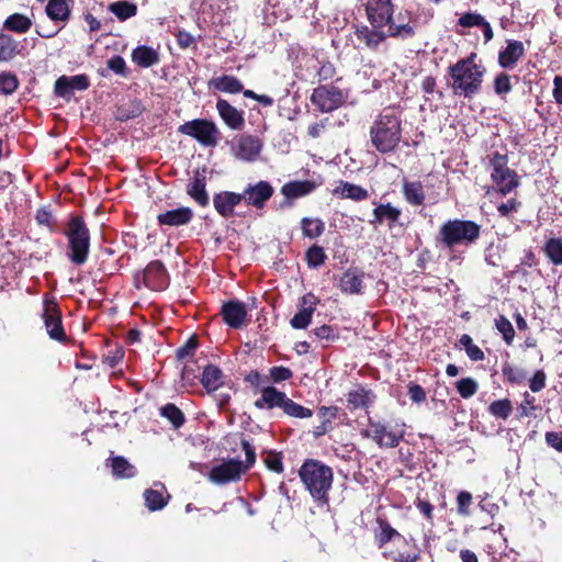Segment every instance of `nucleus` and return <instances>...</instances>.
I'll list each match as a JSON object with an SVG mask.
<instances>
[{"mask_svg": "<svg viewBox=\"0 0 562 562\" xmlns=\"http://www.w3.org/2000/svg\"><path fill=\"white\" fill-rule=\"evenodd\" d=\"M193 218V211L190 207L182 206L179 209L166 211L157 216L159 225L181 226L186 225Z\"/></svg>", "mask_w": 562, "mask_h": 562, "instance_id": "a878e982", "label": "nucleus"}, {"mask_svg": "<svg viewBox=\"0 0 562 562\" xmlns=\"http://www.w3.org/2000/svg\"><path fill=\"white\" fill-rule=\"evenodd\" d=\"M481 232V225L474 221L448 220L438 231L436 246L450 251L458 247H470L479 240Z\"/></svg>", "mask_w": 562, "mask_h": 562, "instance_id": "39448f33", "label": "nucleus"}, {"mask_svg": "<svg viewBox=\"0 0 562 562\" xmlns=\"http://www.w3.org/2000/svg\"><path fill=\"white\" fill-rule=\"evenodd\" d=\"M494 90L496 94H506L512 90L509 76L501 72L494 79Z\"/></svg>", "mask_w": 562, "mask_h": 562, "instance_id": "603ef678", "label": "nucleus"}, {"mask_svg": "<svg viewBox=\"0 0 562 562\" xmlns=\"http://www.w3.org/2000/svg\"><path fill=\"white\" fill-rule=\"evenodd\" d=\"M380 533L378 536V543L383 548L386 543L392 542L393 546H404L408 549L405 552H400L398 549H385L383 555L394 562H416L419 560V550L415 543L408 541L400 532H397L385 520H379Z\"/></svg>", "mask_w": 562, "mask_h": 562, "instance_id": "0eeeda50", "label": "nucleus"}, {"mask_svg": "<svg viewBox=\"0 0 562 562\" xmlns=\"http://www.w3.org/2000/svg\"><path fill=\"white\" fill-rule=\"evenodd\" d=\"M485 72L481 59L471 53L448 67V85L456 97L471 100L481 92Z\"/></svg>", "mask_w": 562, "mask_h": 562, "instance_id": "f257e3e1", "label": "nucleus"}, {"mask_svg": "<svg viewBox=\"0 0 562 562\" xmlns=\"http://www.w3.org/2000/svg\"><path fill=\"white\" fill-rule=\"evenodd\" d=\"M196 347H198V341L195 338L192 337V338L188 339L183 346L178 348L177 358L179 360H184L188 357H192Z\"/></svg>", "mask_w": 562, "mask_h": 562, "instance_id": "13d9d810", "label": "nucleus"}, {"mask_svg": "<svg viewBox=\"0 0 562 562\" xmlns=\"http://www.w3.org/2000/svg\"><path fill=\"white\" fill-rule=\"evenodd\" d=\"M392 0H367L366 13L370 25L356 29L357 38L370 49H376L385 42L383 33L394 13Z\"/></svg>", "mask_w": 562, "mask_h": 562, "instance_id": "f03ea898", "label": "nucleus"}, {"mask_svg": "<svg viewBox=\"0 0 562 562\" xmlns=\"http://www.w3.org/2000/svg\"><path fill=\"white\" fill-rule=\"evenodd\" d=\"M373 204L375 207L373 209V218L370 221V224L382 225L386 223L389 228H393L402 215V210L393 206L391 203L373 202Z\"/></svg>", "mask_w": 562, "mask_h": 562, "instance_id": "412c9836", "label": "nucleus"}, {"mask_svg": "<svg viewBox=\"0 0 562 562\" xmlns=\"http://www.w3.org/2000/svg\"><path fill=\"white\" fill-rule=\"evenodd\" d=\"M363 272L356 269H349L340 277L339 288L344 293L347 294H361L363 288Z\"/></svg>", "mask_w": 562, "mask_h": 562, "instance_id": "cd10ccee", "label": "nucleus"}, {"mask_svg": "<svg viewBox=\"0 0 562 562\" xmlns=\"http://www.w3.org/2000/svg\"><path fill=\"white\" fill-rule=\"evenodd\" d=\"M22 46L12 35L0 31V63H9L21 54Z\"/></svg>", "mask_w": 562, "mask_h": 562, "instance_id": "c756f323", "label": "nucleus"}, {"mask_svg": "<svg viewBox=\"0 0 562 562\" xmlns=\"http://www.w3.org/2000/svg\"><path fill=\"white\" fill-rule=\"evenodd\" d=\"M485 21V18L476 12H467L462 14L458 20V25L470 29V27H481L483 22Z\"/></svg>", "mask_w": 562, "mask_h": 562, "instance_id": "3c124183", "label": "nucleus"}, {"mask_svg": "<svg viewBox=\"0 0 562 562\" xmlns=\"http://www.w3.org/2000/svg\"><path fill=\"white\" fill-rule=\"evenodd\" d=\"M243 202L241 193L222 191L213 196V205L216 212L224 218L235 215V207Z\"/></svg>", "mask_w": 562, "mask_h": 562, "instance_id": "6ab92c4d", "label": "nucleus"}, {"mask_svg": "<svg viewBox=\"0 0 562 562\" xmlns=\"http://www.w3.org/2000/svg\"><path fill=\"white\" fill-rule=\"evenodd\" d=\"M106 65L108 68L114 71L115 74L121 75L123 77L126 76V63L122 56L114 55L108 60Z\"/></svg>", "mask_w": 562, "mask_h": 562, "instance_id": "6e6d98bb", "label": "nucleus"}, {"mask_svg": "<svg viewBox=\"0 0 562 562\" xmlns=\"http://www.w3.org/2000/svg\"><path fill=\"white\" fill-rule=\"evenodd\" d=\"M488 413L501 419H507L513 412V404L508 398L497 400L488 405Z\"/></svg>", "mask_w": 562, "mask_h": 562, "instance_id": "a18cd8bd", "label": "nucleus"}, {"mask_svg": "<svg viewBox=\"0 0 562 562\" xmlns=\"http://www.w3.org/2000/svg\"><path fill=\"white\" fill-rule=\"evenodd\" d=\"M35 220L38 225L52 227L53 214L48 206H42L36 211Z\"/></svg>", "mask_w": 562, "mask_h": 562, "instance_id": "e2e57ef3", "label": "nucleus"}, {"mask_svg": "<svg viewBox=\"0 0 562 562\" xmlns=\"http://www.w3.org/2000/svg\"><path fill=\"white\" fill-rule=\"evenodd\" d=\"M109 10L120 21H125L136 15L137 5L128 1H116L110 4Z\"/></svg>", "mask_w": 562, "mask_h": 562, "instance_id": "ea45409f", "label": "nucleus"}, {"mask_svg": "<svg viewBox=\"0 0 562 562\" xmlns=\"http://www.w3.org/2000/svg\"><path fill=\"white\" fill-rule=\"evenodd\" d=\"M458 393L463 398L473 396L479 389L477 382L472 378H462L456 384Z\"/></svg>", "mask_w": 562, "mask_h": 562, "instance_id": "8fccbe9b", "label": "nucleus"}, {"mask_svg": "<svg viewBox=\"0 0 562 562\" xmlns=\"http://www.w3.org/2000/svg\"><path fill=\"white\" fill-rule=\"evenodd\" d=\"M216 110L221 119L229 128L239 131L244 127L245 119L243 112L238 111L228 101L218 99L216 103Z\"/></svg>", "mask_w": 562, "mask_h": 562, "instance_id": "5701e85b", "label": "nucleus"}, {"mask_svg": "<svg viewBox=\"0 0 562 562\" xmlns=\"http://www.w3.org/2000/svg\"><path fill=\"white\" fill-rule=\"evenodd\" d=\"M112 473L117 479H131L136 475V468L124 457H114L108 460Z\"/></svg>", "mask_w": 562, "mask_h": 562, "instance_id": "c9c22d12", "label": "nucleus"}, {"mask_svg": "<svg viewBox=\"0 0 562 562\" xmlns=\"http://www.w3.org/2000/svg\"><path fill=\"white\" fill-rule=\"evenodd\" d=\"M316 189V183L310 180L290 181L282 186L281 193L284 195L285 201L281 206H292V200L308 195Z\"/></svg>", "mask_w": 562, "mask_h": 562, "instance_id": "aec40b11", "label": "nucleus"}, {"mask_svg": "<svg viewBox=\"0 0 562 562\" xmlns=\"http://www.w3.org/2000/svg\"><path fill=\"white\" fill-rule=\"evenodd\" d=\"M546 442L558 452H562V431H548L546 434Z\"/></svg>", "mask_w": 562, "mask_h": 562, "instance_id": "0e129e2a", "label": "nucleus"}, {"mask_svg": "<svg viewBox=\"0 0 562 562\" xmlns=\"http://www.w3.org/2000/svg\"><path fill=\"white\" fill-rule=\"evenodd\" d=\"M90 250V233L82 217L72 215V263L87 261Z\"/></svg>", "mask_w": 562, "mask_h": 562, "instance_id": "f8f14e48", "label": "nucleus"}, {"mask_svg": "<svg viewBox=\"0 0 562 562\" xmlns=\"http://www.w3.org/2000/svg\"><path fill=\"white\" fill-rule=\"evenodd\" d=\"M46 14L53 21H65L70 10L66 0H49L46 5Z\"/></svg>", "mask_w": 562, "mask_h": 562, "instance_id": "4c0bfd02", "label": "nucleus"}, {"mask_svg": "<svg viewBox=\"0 0 562 562\" xmlns=\"http://www.w3.org/2000/svg\"><path fill=\"white\" fill-rule=\"evenodd\" d=\"M20 81L18 76L12 71L0 72V94L11 95L19 88Z\"/></svg>", "mask_w": 562, "mask_h": 562, "instance_id": "37998d69", "label": "nucleus"}, {"mask_svg": "<svg viewBox=\"0 0 562 562\" xmlns=\"http://www.w3.org/2000/svg\"><path fill=\"white\" fill-rule=\"evenodd\" d=\"M520 203L516 199H509L497 206L501 216L507 217L510 213L516 212Z\"/></svg>", "mask_w": 562, "mask_h": 562, "instance_id": "69168bd1", "label": "nucleus"}, {"mask_svg": "<svg viewBox=\"0 0 562 562\" xmlns=\"http://www.w3.org/2000/svg\"><path fill=\"white\" fill-rule=\"evenodd\" d=\"M402 193L405 201L412 206L423 205L426 199L424 186L420 181L404 180Z\"/></svg>", "mask_w": 562, "mask_h": 562, "instance_id": "7c9ffc66", "label": "nucleus"}, {"mask_svg": "<svg viewBox=\"0 0 562 562\" xmlns=\"http://www.w3.org/2000/svg\"><path fill=\"white\" fill-rule=\"evenodd\" d=\"M209 86L213 87L215 90L226 92V93H239L243 91V83L235 76L223 75L220 77L212 78L209 81Z\"/></svg>", "mask_w": 562, "mask_h": 562, "instance_id": "473e14b6", "label": "nucleus"}, {"mask_svg": "<svg viewBox=\"0 0 562 562\" xmlns=\"http://www.w3.org/2000/svg\"><path fill=\"white\" fill-rule=\"evenodd\" d=\"M408 395L414 403H422L426 400V392L419 384L408 385Z\"/></svg>", "mask_w": 562, "mask_h": 562, "instance_id": "338daca9", "label": "nucleus"}, {"mask_svg": "<svg viewBox=\"0 0 562 562\" xmlns=\"http://www.w3.org/2000/svg\"><path fill=\"white\" fill-rule=\"evenodd\" d=\"M371 392L362 387L350 391L347 396L348 406L351 409L367 407L371 403Z\"/></svg>", "mask_w": 562, "mask_h": 562, "instance_id": "58836bf2", "label": "nucleus"}, {"mask_svg": "<svg viewBox=\"0 0 562 562\" xmlns=\"http://www.w3.org/2000/svg\"><path fill=\"white\" fill-rule=\"evenodd\" d=\"M311 101L322 112H331L344 103L345 97L337 87L321 86L313 91Z\"/></svg>", "mask_w": 562, "mask_h": 562, "instance_id": "4468645a", "label": "nucleus"}, {"mask_svg": "<svg viewBox=\"0 0 562 562\" xmlns=\"http://www.w3.org/2000/svg\"><path fill=\"white\" fill-rule=\"evenodd\" d=\"M247 472V467L238 459H224L220 464L214 465L207 474L209 480L216 485H225L237 482Z\"/></svg>", "mask_w": 562, "mask_h": 562, "instance_id": "9b49d317", "label": "nucleus"}, {"mask_svg": "<svg viewBox=\"0 0 562 562\" xmlns=\"http://www.w3.org/2000/svg\"><path fill=\"white\" fill-rule=\"evenodd\" d=\"M522 396L524 400L517 408L519 417L529 416L531 415V412L536 409V398L531 396L528 392H525Z\"/></svg>", "mask_w": 562, "mask_h": 562, "instance_id": "864d4df0", "label": "nucleus"}, {"mask_svg": "<svg viewBox=\"0 0 562 562\" xmlns=\"http://www.w3.org/2000/svg\"><path fill=\"white\" fill-rule=\"evenodd\" d=\"M544 252L553 265H562V240L560 238L548 239L544 245Z\"/></svg>", "mask_w": 562, "mask_h": 562, "instance_id": "49530a36", "label": "nucleus"}, {"mask_svg": "<svg viewBox=\"0 0 562 562\" xmlns=\"http://www.w3.org/2000/svg\"><path fill=\"white\" fill-rule=\"evenodd\" d=\"M299 476L305 490L319 506L328 505L329 491L334 481L330 467L315 459H307L299 469Z\"/></svg>", "mask_w": 562, "mask_h": 562, "instance_id": "7ed1b4c3", "label": "nucleus"}, {"mask_svg": "<svg viewBox=\"0 0 562 562\" xmlns=\"http://www.w3.org/2000/svg\"><path fill=\"white\" fill-rule=\"evenodd\" d=\"M302 231L305 237L316 238L324 233L325 226L319 218L304 217L301 222Z\"/></svg>", "mask_w": 562, "mask_h": 562, "instance_id": "c03bdc74", "label": "nucleus"}, {"mask_svg": "<svg viewBox=\"0 0 562 562\" xmlns=\"http://www.w3.org/2000/svg\"><path fill=\"white\" fill-rule=\"evenodd\" d=\"M546 373L542 370L535 372L532 378L529 380V387L532 392H540L546 386Z\"/></svg>", "mask_w": 562, "mask_h": 562, "instance_id": "680f3d73", "label": "nucleus"}, {"mask_svg": "<svg viewBox=\"0 0 562 562\" xmlns=\"http://www.w3.org/2000/svg\"><path fill=\"white\" fill-rule=\"evenodd\" d=\"M458 513L462 516L469 515V507L472 504V495L469 492H460L457 497Z\"/></svg>", "mask_w": 562, "mask_h": 562, "instance_id": "bf43d9fd", "label": "nucleus"}, {"mask_svg": "<svg viewBox=\"0 0 562 562\" xmlns=\"http://www.w3.org/2000/svg\"><path fill=\"white\" fill-rule=\"evenodd\" d=\"M164 485H160V490L147 488L145 490L143 496L145 501V506L150 512H156L162 509L167 503L169 495L165 496L164 494Z\"/></svg>", "mask_w": 562, "mask_h": 562, "instance_id": "f704fd0d", "label": "nucleus"}, {"mask_svg": "<svg viewBox=\"0 0 562 562\" xmlns=\"http://www.w3.org/2000/svg\"><path fill=\"white\" fill-rule=\"evenodd\" d=\"M54 92L58 97L67 98L70 94V77H59L55 82Z\"/></svg>", "mask_w": 562, "mask_h": 562, "instance_id": "5fc2aeb1", "label": "nucleus"}, {"mask_svg": "<svg viewBox=\"0 0 562 562\" xmlns=\"http://www.w3.org/2000/svg\"><path fill=\"white\" fill-rule=\"evenodd\" d=\"M305 258L310 268H318L325 262L327 256L323 247L314 245L307 249Z\"/></svg>", "mask_w": 562, "mask_h": 562, "instance_id": "09e8293b", "label": "nucleus"}, {"mask_svg": "<svg viewBox=\"0 0 562 562\" xmlns=\"http://www.w3.org/2000/svg\"><path fill=\"white\" fill-rule=\"evenodd\" d=\"M434 9L417 7L416 10L402 8L394 12L390 23L384 30L385 40L392 37L406 41L416 36L418 30L427 25L434 19Z\"/></svg>", "mask_w": 562, "mask_h": 562, "instance_id": "20e7f679", "label": "nucleus"}, {"mask_svg": "<svg viewBox=\"0 0 562 562\" xmlns=\"http://www.w3.org/2000/svg\"><path fill=\"white\" fill-rule=\"evenodd\" d=\"M131 57L132 61L142 68L151 67L160 61L158 50L146 45L134 48Z\"/></svg>", "mask_w": 562, "mask_h": 562, "instance_id": "c85d7f7f", "label": "nucleus"}, {"mask_svg": "<svg viewBox=\"0 0 562 562\" xmlns=\"http://www.w3.org/2000/svg\"><path fill=\"white\" fill-rule=\"evenodd\" d=\"M178 132L194 138L204 147H215L221 136L216 124L205 119L188 121L178 127Z\"/></svg>", "mask_w": 562, "mask_h": 562, "instance_id": "9d476101", "label": "nucleus"}, {"mask_svg": "<svg viewBox=\"0 0 562 562\" xmlns=\"http://www.w3.org/2000/svg\"><path fill=\"white\" fill-rule=\"evenodd\" d=\"M366 436L372 438L381 448H395L398 446L404 434H396L387 430L386 426L381 423H370V427Z\"/></svg>", "mask_w": 562, "mask_h": 562, "instance_id": "a211bd4d", "label": "nucleus"}, {"mask_svg": "<svg viewBox=\"0 0 562 562\" xmlns=\"http://www.w3.org/2000/svg\"><path fill=\"white\" fill-rule=\"evenodd\" d=\"M206 173L205 167L196 169L193 177L187 184V194L193 199L200 206H207L210 203L209 193L206 191Z\"/></svg>", "mask_w": 562, "mask_h": 562, "instance_id": "f3484780", "label": "nucleus"}, {"mask_svg": "<svg viewBox=\"0 0 562 562\" xmlns=\"http://www.w3.org/2000/svg\"><path fill=\"white\" fill-rule=\"evenodd\" d=\"M265 463L267 468L271 471H274L277 473H281L283 471V464L280 456L276 453H269L265 458Z\"/></svg>", "mask_w": 562, "mask_h": 562, "instance_id": "774afa93", "label": "nucleus"}, {"mask_svg": "<svg viewBox=\"0 0 562 562\" xmlns=\"http://www.w3.org/2000/svg\"><path fill=\"white\" fill-rule=\"evenodd\" d=\"M221 314L229 327L240 328L246 319L247 310L243 302L229 301L223 304Z\"/></svg>", "mask_w": 562, "mask_h": 562, "instance_id": "4be33fe9", "label": "nucleus"}, {"mask_svg": "<svg viewBox=\"0 0 562 562\" xmlns=\"http://www.w3.org/2000/svg\"><path fill=\"white\" fill-rule=\"evenodd\" d=\"M314 335L319 340H326V341H333L337 338L336 330L331 326H328V325H323L321 327L315 328Z\"/></svg>", "mask_w": 562, "mask_h": 562, "instance_id": "052dcab7", "label": "nucleus"}, {"mask_svg": "<svg viewBox=\"0 0 562 562\" xmlns=\"http://www.w3.org/2000/svg\"><path fill=\"white\" fill-rule=\"evenodd\" d=\"M201 383L207 391L217 390L223 384L222 370L216 366H206L203 370Z\"/></svg>", "mask_w": 562, "mask_h": 562, "instance_id": "e433bc0d", "label": "nucleus"}, {"mask_svg": "<svg viewBox=\"0 0 562 562\" xmlns=\"http://www.w3.org/2000/svg\"><path fill=\"white\" fill-rule=\"evenodd\" d=\"M334 193L341 199H350L353 201H363L369 196L368 190L347 181H340V184L335 189Z\"/></svg>", "mask_w": 562, "mask_h": 562, "instance_id": "72a5a7b5", "label": "nucleus"}, {"mask_svg": "<svg viewBox=\"0 0 562 562\" xmlns=\"http://www.w3.org/2000/svg\"><path fill=\"white\" fill-rule=\"evenodd\" d=\"M371 143L378 151H393L402 138L401 116L392 108H385L370 128Z\"/></svg>", "mask_w": 562, "mask_h": 562, "instance_id": "423d86ee", "label": "nucleus"}, {"mask_svg": "<svg viewBox=\"0 0 562 562\" xmlns=\"http://www.w3.org/2000/svg\"><path fill=\"white\" fill-rule=\"evenodd\" d=\"M488 158L492 168L491 178L497 191L503 195L510 193L519 186V178L516 171L508 168L507 156L495 151Z\"/></svg>", "mask_w": 562, "mask_h": 562, "instance_id": "1a4fd4ad", "label": "nucleus"}, {"mask_svg": "<svg viewBox=\"0 0 562 562\" xmlns=\"http://www.w3.org/2000/svg\"><path fill=\"white\" fill-rule=\"evenodd\" d=\"M160 415L167 418L175 429L180 428L186 422L182 411L172 403L164 405L160 408Z\"/></svg>", "mask_w": 562, "mask_h": 562, "instance_id": "a19ab883", "label": "nucleus"}, {"mask_svg": "<svg viewBox=\"0 0 562 562\" xmlns=\"http://www.w3.org/2000/svg\"><path fill=\"white\" fill-rule=\"evenodd\" d=\"M495 327L502 334L505 342L507 345H512L515 337V330L509 319L504 315H499L497 318H495Z\"/></svg>", "mask_w": 562, "mask_h": 562, "instance_id": "de8ad7c7", "label": "nucleus"}, {"mask_svg": "<svg viewBox=\"0 0 562 562\" xmlns=\"http://www.w3.org/2000/svg\"><path fill=\"white\" fill-rule=\"evenodd\" d=\"M293 375L292 371L285 367H272L270 369V378L274 383L283 382L291 379Z\"/></svg>", "mask_w": 562, "mask_h": 562, "instance_id": "4d7b16f0", "label": "nucleus"}, {"mask_svg": "<svg viewBox=\"0 0 562 562\" xmlns=\"http://www.w3.org/2000/svg\"><path fill=\"white\" fill-rule=\"evenodd\" d=\"M33 26L32 20L22 13H12L10 14L2 24V31L12 32L16 34H25Z\"/></svg>", "mask_w": 562, "mask_h": 562, "instance_id": "2f4dec72", "label": "nucleus"}, {"mask_svg": "<svg viewBox=\"0 0 562 562\" xmlns=\"http://www.w3.org/2000/svg\"><path fill=\"white\" fill-rule=\"evenodd\" d=\"M524 53L525 47L520 41L508 40L507 46L498 53V64L504 69H512Z\"/></svg>", "mask_w": 562, "mask_h": 562, "instance_id": "b1692460", "label": "nucleus"}, {"mask_svg": "<svg viewBox=\"0 0 562 562\" xmlns=\"http://www.w3.org/2000/svg\"><path fill=\"white\" fill-rule=\"evenodd\" d=\"M143 280L147 288L155 291L165 290L169 284V276L159 260L150 261L144 270Z\"/></svg>", "mask_w": 562, "mask_h": 562, "instance_id": "dca6fc26", "label": "nucleus"}, {"mask_svg": "<svg viewBox=\"0 0 562 562\" xmlns=\"http://www.w3.org/2000/svg\"><path fill=\"white\" fill-rule=\"evenodd\" d=\"M502 374L509 384H521L527 378V372L518 367H514L508 362L502 366Z\"/></svg>", "mask_w": 562, "mask_h": 562, "instance_id": "79ce46f5", "label": "nucleus"}, {"mask_svg": "<svg viewBox=\"0 0 562 562\" xmlns=\"http://www.w3.org/2000/svg\"><path fill=\"white\" fill-rule=\"evenodd\" d=\"M261 150L260 140L251 135L241 136L236 145V156L243 160H255Z\"/></svg>", "mask_w": 562, "mask_h": 562, "instance_id": "bb28decb", "label": "nucleus"}, {"mask_svg": "<svg viewBox=\"0 0 562 562\" xmlns=\"http://www.w3.org/2000/svg\"><path fill=\"white\" fill-rule=\"evenodd\" d=\"M44 324L49 337L59 342H67L68 338L63 326L61 313L53 301H44L43 308Z\"/></svg>", "mask_w": 562, "mask_h": 562, "instance_id": "2eb2a0df", "label": "nucleus"}, {"mask_svg": "<svg viewBox=\"0 0 562 562\" xmlns=\"http://www.w3.org/2000/svg\"><path fill=\"white\" fill-rule=\"evenodd\" d=\"M254 405L258 409L281 408L285 415L295 418H310L313 416L312 409L295 403L284 392L273 386L263 387L261 396L255 401Z\"/></svg>", "mask_w": 562, "mask_h": 562, "instance_id": "6e6552de", "label": "nucleus"}, {"mask_svg": "<svg viewBox=\"0 0 562 562\" xmlns=\"http://www.w3.org/2000/svg\"><path fill=\"white\" fill-rule=\"evenodd\" d=\"M302 302L303 306L290 322L291 326L296 329H303L310 325L317 303L315 296L312 294L304 295Z\"/></svg>", "mask_w": 562, "mask_h": 562, "instance_id": "393cba45", "label": "nucleus"}, {"mask_svg": "<svg viewBox=\"0 0 562 562\" xmlns=\"http://www.w3.org/2000/svg\"><path fill=\"white\" fill-rule=\"evenodd\" d=\"M273 193L274 188L271 183L260 180L256 183H248L241 192V198L247 206L262 210Z\"/></svg>", "mask_w": 562, "mask_h": 562, "instance_id": "ddd939ff", "label": "nucleus"}]
</instances>
